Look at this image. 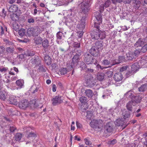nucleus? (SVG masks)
<instances>
[{"instance_id":"obj_39","label":"nucleus","mask_w":147,"mask_h":147,"mask_svg":"<svg viewBox=\"0 0 147 147\" xmlns=\"http://www.w3.org/2000/svg\"><path fill=\"white\" fill-rule=\"evenodd\" d=\"M26 32L25 29L24 28H21L18 31V34L21 36H24Z\"/></svg>"},{"instance_id":"obj_59","label":"nucleus","mask_w":147,"mask_h":147,"mask_svg":"<svg viewBox=\"0 0 147 147\" xmlns=\"http://www.w3.org/2000/svg\"><path fill=\"white\" fill-rule=\"evenodd\" d=\"M113 4H116L117 3H122V0H111Z\"/></svg>"},{"instance_id":"obj_16","label":"nucleus","mask_w":147,"mask_h":147,"mask_svg":"<svg viewBox=\"0 0 147 147\" xmlns=\"http://www.w3.org/2000/svg\"><path fill=\"white\" fill-rule=\"evenodd\" d=\"M144 41L142 39H139L135 44L134 46L135 48L142 47L144 44Z\"/></svg>"},{"instance_id":"obj_55","label":"nucleus","mask_w":147,"mask_h":147,"mask_svg":"<svg viewBox=\"0 0 147 147\" xmlns=\"http://www.w3.org/2000/svg\"><path fill=\"white\" fill-rule=\"evenodd\" d=\"M134 74V71L132 70L127 71L126 74V76L127 77H129L130 75H132Z\"/></svg>"},{"instance_id":"obj_58","label":"nucleus","mask_w":147,"mask_h":147,"mask_svg":"<svg viewBox=\"0 0 147 147\" xmlns=\"http://www.w3.org/2000/svg\"><path fill=\"white\" fill-rule=\"evenodd\" d=\"M141 50H137L135 51L133 53L134 54V55L135 56H138L140 53V51Z\"/></svg>"},{"instance_id":"obj_18","label":"nucleus","mask_w":147,"mask_h":147,"mask_svg":"<svg viewBox=\"0 0 147 147\" xmlns=\"http://www.w3.org/2000/svg\"><path fill=\"white\" fill-rule=\"evenodd\" d=\"M33 31V36H37L41 33V30L38 27L32 28Z\"/></svg>"},{"instance_id":"obj_22","label":"nucleus","mask_w":147,"mask_h":147,"mask_svg":"<svg viewBox=\"0 0 147 147\" xmlns=\"http://www.w3.org/2000/svg\"><path fill=\"white\" fill-rule=\"evenodd\" d=\"M141 3L140 0H133V3L135 9H138L140 6Z\"/></svg>"},{"instance_id":"obj_44","label":"nucleus","mask_w":147,"mask_h":147,"mask_svg":"<svg viewBox=\"0 0 147 147\" xmlns=\"http://www.w3.org/2000/svg\"><path fill=\"white\" fill-rule=\"evenodd\" d=\"M11 16V19L14 22H16L18 19V16L16 14L13 13Z\"/></svg>"},{"instance_id":"obj_63","label":"nucleus","mask_w":147,"mask_h":147,"mask_svg":"<svg viewBox=\"0 0 147 147\" xmlns=\"http://www.w3.org/2000/svg\"><path fill=\"white\" fill-rule=\"evenodd\" d=\"M131 1V0H122V2L125 4H129Z\"/></svg>"},{"instance_id":"obj_53","label":"nucleus","mask_w":147,"mask_h":147,"mask_svg":"<svg viewBox=\"0 0 147 147\" xmlns=\"http://www.w3.org/2000/svg\"><path fill=\"white\" fill-rule=\"evenodd\" d=\"M117 142V140L116 139H113L112 140H109L108 142L107 143L109 145H114Z\"/></svg>"},{"instance_id":"obj_2","label":"nucleus","mask_w":147,"mask_h":147,"mask_svg":"<svg viewBox=\"0 0 147 147\" xmlns=\"http://www.w3.org/2000/svg\"><path fill=\"white\" fill-rule=\"evenodd\" d=\"M91 37L92 39L98 40L99 38L102 39L105 38V32L96 30L91 33Z\"/></svg>"},{"instance_id":"obj_37","label":"nucleus","mask_w":147,"mask_h":147,"mask_svg":"<svg viewBox=\"0 0 147 147\" xmlns=\"http://www.w3.org/2000/svg\"><path fill=\"white\" fill-rule=\"evenodd\" d=\"M87 98L86 97L84 96H82L79 99L80 101L82 103L85 104H86V101Z\"/></svg>"},{"instance_id":"obj_32","label":"nucleus","mask_w":147,"mask_h":147,"mask_svg":"<svg viewBox=\"0 0 147 147\" xmlns=\"http://www.w3.org/2000/svg\"><path fill=\"white\" fill-rule=\"evenodd\" d=\"M12 28L15 31H17L19 29V26L16 22H14L12 23Z\"/></svg>"},{"instance_id":"obj_19","label":"nucleus","mask_w":147,"mask_h":147,"mask_svg":"<svg viewBox=\"0 0 147 147\" xmlns=\"http://www.w3.org/2000/svg\"><path fill=\"white\" fill-rule=\"evenodd\" d=\"M85 22L84 20H81L80 22L77 25V27L81 30H82L84 28L85 25Z\"/></svg>"},{"instance_id":"obj_38","label":"nucleus","mask_w":147,"mask_h":147,"mask_svg":"<svg viewBox=\"0 0 147 147\" xmlns=\"http://www.w3.org/2000/svg\"><path fill=\"white\" fill-rule=\"evenodd\" d=\"M105 74V76L107 78H111L113 76V72L110 71H107Z\"/></svg>"},{"instance_id":"obj_34","label":"nucleus","mask_w":147,"mask_h":147,"mask_svg":"<svg viewBox=\"0 0 147 147\" xmlns=\"http://www.w3.org/2000/svg\"><path fill=\"white\" fill-rule=\"evenodd\" d=\"M7 31V27L4 26L3 27L0 26V31L1 34V35H2L4 34L5 31Z\"/></svg>"},{"instance_id":"obj_56","label":"nucleus","mask_w":147,"mask_h":147,"mask_svg":"<svg viewBox=\"0 0 147 147\" xmlns=\"http://www.w3.org/2000/svg\"><path fill=\"white\" fill-rule=\"evenodd\" d=\"M77 33L79 38H81L83 34V30L79 31L77 32Z\"/></svg>"},{"instance_id":"obj_45","label":"nucleus","mask_w":147,"mask_h":147,"mask_svg":"<svg viewBox=\"0 0 147 147\" xmlns=\"http://www.w3.org/2000/svg\"><path fill=\"white\" fill-rule=\"evenodd\" d=\"M92 80L89 79L87 80L86 83L88 84V85L89 86H93L94 85V83H93L92 82Z\"/></svg>"},{"instance_id":"obj_36","label":"nucleus","mask_w":147,"mask_h":147,"mask_svg":"<svg viewBox=\"0 0 147 147\" xmlns=\"http://www.w3.org/2000/svg\"><path fill=\"white\" fill-rule=\"evenodd\" d=\"M130 114V113L128 111H125V112L123 113L122 115L124 117V120L129 117Z\"/></svg>"},{"instance_id":"obj_12","label":"nucleus","mask_w":147,"mask_h":147,"mask_svg":"<svg viewBox=\"0 0 147 147\" xmlns=\"http://www.w3.org/2000/svg\"><path fill=\"white\" fill-rule=\"evenodd\" d=\"M142 98V96L140 95L133 96L132 98V101L135 104L139 103L140 102Z\"/></svg>"},{"instance_id":"obj_20","label":"nucleus","mask_w":147,"mask_h":147,"mask_svg":"<svg viewBox=\"0 0 147 147\" xmlns=\"http://www.w3.org/2000/svg\"><path fill=\"white\" fill-rule=\"evenodd\" d=\"M18 9V7L16 5H12L8 9L9 12L14 13Z\"/></svg>"},{"instance_id":"obj_4","label":"nucleus","mask_w":147,"mask_h":147,"mask_svg":"<svg viewBox=\"0 0 147 147\" xmlns=\"http://www.w3.org/2000/svg\"><path fill=\"white\" fill-rule=\"evenodd\" d=\"M85 1L81 3V9L84 13H86L90 10V5L88 0H85Z\"/></svg>"},{"instance_id":"obj_10","label":"nucleus","mask_w":147,"mask_h":147,"mask_svg":"<svg viewBox=\"0 0 147 147\" xmlns=\"http://www.w3.org/2000/svg\"><path fill=\"white\" fill-rule=\"evenodd\" d=\"M9 104L16 105L17 104L18 102L16 99V97L13 96L9 95V97L6 100Z\"/></svg>"},{"instance_id":"obj_9","label":"nucleus","mask_w":147,"mask_h":147,"mask_svg":"<svg viewBox=\"0 0 147 147\" xmlns=\"http://www.w3.org/2000/svg\"><path fill=\"white\" fill-rule=\"evenodd\" d=\"M99 50L96 48L95 46H92L90 49V54L94 57L98 56L99 55Z\"/></svg>"},{"instance_id":"obj_21","label":"nucleus","mask_w":147,"mask_h":147,"mask_svg":"<svg viewBox=\"0 0 147 147\" xmlns=\"http://www.w3.org/2000/svg\"><path fill=\"white\" fill-rule=\"evenodd\" d=\"M123 119H117L115 122L116 125L117 126H123L124 123Z\"/></svg>"},{"instance_id":"obj_40","label":"nucleus","mask_w":147,"mask_h":147,"mask_svg":"<svg viewBox=\"0 0 147 147\" xmlns=\"http://www.w3.org/2000/svg\"><path fill=\"white\" fill-rule=\"evenodd\" d=\"M36 134L33 133L32 132H30L29 134H27V137L29 138H34V139L36 137Z\"/></svg>"},{"instance_id":"obj_27","label":"nucleus","mask_w":147,"mask_h":147,"mask_svg":"<svg viewBox=\"0 0 147 147\" xmlns=\"http://www.w3.org/2000/svg\"><path fill=\"white\" fill-rule=\"evenodd\" d=\"M97 13H98L97 15H96L95 17L98 22L100 24L102 22V16L100 13H99L98 12L97 13L96 12V14H97Z\"/></svg>"},{"instance_id":"obj_7","label":"nucleus","mask_w":147,"mask_h":147,"mask_svg":"<svg viewBox=\"0 0 147 147\" xmlns=\"http://www.w3.org/2000/svg\"><path fill=\"white\" fill-rule=\"evenodd\" d=\"M104 128L105 130L104 131L105 132H106V131L107 133H110L113 132L114 126L112 122H109L106 124Z\"/></svg>"},{"instance_id":"obj_13","label":"nucleus","mask_w":147,"mask_h":147,"mask_svg":"<svg viewBox=\"0 0 147 147\" xmlns=\"http://www.w3.org/2000/svg\"><path fill=\"white\" fill-rule=\"evenodd\" d=\"M123 78L122 75L119 73H115L114 75L113 79L115 80L117 82L121 80Z\"/></svg>"},{"instance_id":"obj_1","label":"nucleus","mask_w":147,"mask_h":147,"mask_svg":"<svg viewBox=\"0 0 147 147\" xmlns=\"http://www.w3.org/2000/svg\"><path fill=\"white\" fill-rule=\"evenodd\" d=\"M104 124L103 121L100 119L93 120L90 123V126L96 130L102 129Z\"/></svg>"},{"instance_id":"obj_61","label":"nucleus","mask_w":147,"mask_h":147,"mask_svg":"<svg viewBox=\"0 0 147 147\" xmlns=\"http://www.w3.org/2000/svg\"><path fill=\"white\" fill-rule=\"evenodd\" d=\"M38 61V56H37L36 57H35V59L32 61L33 63H35L36 64L37 63V62Z\"/></svg>"},{"instance_id":"obj_48","label":"nucleus","mask_w":147,"mask_h":147,"mask_svg":"<svg viewBox=\"0 0 147 147\" xmlns=\"http://www.w3.org/2000/svg\"><path fill=\"white\" fill-rule=\"evenodd\" d=\"M5 78H4L3 79V81L6 83H9L10 80L9 79L10 78L9 76H7V74H5Z\"/></svg>"},{"instance_id":"obj_31","label":"nucleus","mask_w":147,"mask_h":147,"mask_svg":"<svg viewBox=\"0 0 147 147\" xmlns=\"http://www.w3.org/2000/svg\"><path fill=\"white\" fill-rule=\"evenodd\" d=\"M138 90L140 92H144L147 90V85L146 84H143L138 88Z\"/></svg>"},{"instance_id":"obj_30","label":"nucleus","mask_w":147,"mask_h":147,"mask_svg":"<svg viewBox=\"0 0 147 147\" xmlns=\"http://www.w3.org/2000/svg\"><path fill=\"white\" fill-rule=\"evenodd\" d=\"M111 3L110 0H107L105 1L104 4H103L102 7L101 9L103 10H104V7L105 8L109 7L111 4Z\"/></svg>"},{"instance_id":"obj_29","label":"nucleus","mask_w":147,"mask_h":147,"mask_svg":"<svg viewBox=\"0 0 147 147\" xmlns=\"http://www.w3.org/2000/svg\"><path fill=\"white\" fill-rule=\"evenodd\" d=\"M86 95L89 98H91L93 95V91L90 89H87L85 91Z\"/></svg>"},{"instance_id":"obj_14","label":"nucleus","mask_w":147,"mask_h":147,"mask_svg":"<svg viewBox=\"0 0 147 147\" xmlns=\"http://www.w3.org/2000/svg\"><path fill=\"white\" fill-rule=\"evenodd\" d=\"M15 50L14 47L13 46L7 47L6 48V52L7 54H13Z\"/></svg>"},{"instance_id":"obj_23","label":"nucleus","mask_w":147,"mask_h":147,"mask_svg":"<svg viewBox=\"0 0 147 147\" xmlns=\"http://www.w3.org/2000/svg\"><path fill=\"white\" fill-rule=\"evenodd\" d=\"M126 58L129 60H131L134 58L135 56L133 52L131 51L128 52L126 54Z\"/></svg>"},{"instance_id":"obj_60","label":"nucleus","mask_w":147,"mask_h":147,"mask_svg":"<svg viewBox=\"0 0 147 147\" xmlns=\"http://www.w3.org/2000/svg\"><path fill=\"white\" fill-rule=\"evenodd\" d=\"M84 141L85 142V143L86 145H91V142L88 140L87 138L85 139Z\"/></svg>"},{"instance_id":"obj_64","label":"nucleus","mask_w":147,"mask_h":147,"mask_svg":"<svg viewBox=\"0 0 147 147\" xmlns=\"http://www.w3.org/2000/svg\"><path fill=\"white\" fill-rule=\"evenodd\" d=\"M28 22L29 23H33L34 22V20L33 18H30L28 19Z\"/></svg>"},{"instance_id":"obj_52","label":"nucleus","mask_w":147,"mask_h":147,"mask_svg":"<svg viewBox=\"0 0 147 147\" xmlns=\"http://www.w3.org/2000/svg\"><path fill=\"white\" fill-rule=\"evenodd\" d=\"M102 64L104 65H108L110 64V62L108 60H104L102 61Z\"/></svg>"},{"instance_id":"obj_15","label":"nucleus","mask_w":147,"mask_h":147,"mask_svg":"<svg viewBox=\"0 0 147 147\" xmlns=\"http://www.w3.org/2000/svg\"><path fill=\"white\" fill-rule=\"evenodd\" d=\"M135 104L131 100L129 101L127 104L126 107L127 109L130 111H132L133 106H134Z\"/></svg>"},{"instance_id":"obj_42","label":"nucleus","mask_w":147,"mask_h":147,"mask_svg":"<svg viewBox=\"0 0 147 147\" xmlns=\"http://www.w3.org/2000/svg\"><path fill=\"white\" fill-rule=\"evenodd\" d=\"M59 71L61 75H64L67 73V69L65 68H61L59 70Z\"/></svg>"},{"instance_id":"obj_5","label":"nucleus","mask_w":147,"mask_h":147,"mask_svg":"<svg viewBox=\"0 0 147 147\" xmlns=\"http://www.w3.org/2000/svg\"><path fill=\"white\" fill-rule=\"evenodd\" d=\"M95 59L91 55L87 53H85L84 57V60L87 64H89L93 63Z\"/></svg>"},{"instance_id":"obj_33","label":"nucleus","mask_w":147,"mask_h":147,"mask_svg":"<svg viewBox=\"0 0 147 147\" xmlns=\"http://www.w3.org/2000/svg\"><path fill=\"white\" fill-rule=\"evenodd\" d=\"M42 41V39L40 37H37L35 38L34 42L37 45H40Z\"/></svg>"},{"instance_id":"obj_57","label":"nucleus","mask_w":147,"mask_h":147,"mask_svg":"<svg viewBox=\"0 0 147 147\" xmlns=\"http://www.w3.org/2000/svg\"><path fill=\"white\" fill-rule=\"evenodd\" d=\"M16 83L18 86L20 87H22L23 86L22 81L20 80H17L16 82Z\"/></svg>"},{"instance_id":"obj_46","label":"nucleus","mask_w":147,"mask_h":147,"mask_svg":"<svg viewBox=\"0 0 147 147\" xmlns=\"http://www.w3.org/2000/svg\"><path fill=\"white\" fill-rule=\"evenodd\" d=\"M141 51L144 53L147 51V44L145 43L144 45L141 48Z\"/></svg>"},{"instance_id":"obj_8","label":"nucleus","mask_w":147,"mask_h":147,"mask_svg":"<svg viewBox=\"0 0 147 147\" xmlns=\"http://www.w3.org/2000/svg\"><path fill=\"white\" fill-rule=\"evenodd\" d=\"M9 96L5 90H0V99L1 100L4 101L6 100Z\"/></svg>"},{"instance_id":"obj_17","label":"nucleus","mask_w":147,"mask_h":147,"mask_svg":"<svg viewBox=\"0 0 147 147\" xmlns=\"http://www.w3.org/2000/svg\"><path fill=\"white\" fill-rule=\"evenodd\" d=\"M139 68V63L138 62L135 63L131 65V70L134 71L135 73L138 70Z\"/></svg>"},{"instance_id":"obj_54","label":"nucleus","mask_w":147,"mask_h":147,"mask_svg":"<svg viewBox=\"0 0 147 147\" xmlns=\"http://www.w3.org/2000/svg\"><path fill=\"white\" fill-rule=\"evenodd\" d=\"M73 46L75 48H79L80 46V42H75L73 43Z\"/></svg>"},{"instance_id":"obj_41","label":"nucleus","mask_w":147,"mask_h":147,"mask_svg":"<svg viewBox=\"0 0 147 147\" xmlns=\"http://www.w3.org/2000/svg\"><path fill=\"white\" fill-rule=\"evenodd\" d=\"M32 28H28L27 30V33L29 36H33V31Z\"/></svg>"},{"instance_id":"obj_6","label":"nucleus","mask_w":147,"mask_h":147,"mask_svg":"<svg viewBox=\"0 0 147 147\" xmlns=\"http://www.w3.org/2000/svg\"><path fill=\"white\" fill-rule=\"evenodd\" d=\"M30 105V103L26 100H22L19 103L18 106L22 109L25 110Z\"/></svg>"},{"instance_id":"obj_25","label":"nucleus","mask_w":147,"mask_h":147,"mask_svg":"<svg viewBox=\"0 0 147 147\" xmlns=\"http://www.w3.org/2000/svg\"><path fill=\"white\" fill-rule=\"evenodd\" d=\"M96 46L95 47L96 48L99 50H102L103 49V45L102 42L99 41H97L95 43Z\"/></svg>"},{"instance_id":"obj_3","label":"nucleus","mask_w":147,"mask_h":147,"mask_svg":"<svg viewBox=\"0 0 147 147\" xmlns=\"http://www.w3.org/2000/svg\"><path fill=\"white\" fill-rule=\"evenodd\" d=\"M76 54L74 55L72 59L71 65L72 67L73 66L77 65L80 60V57L82 53L81 50L78 49L76 51Z\"/></svg>"},{"instance_id":"obj_50","label":"nucleus","mask_w":147,"mask_h":147,"mask_svg":"<svg viewBox=\"0 0 147 147\" xmlns=\"http://www.w3.org/2000/svg\"><path fill=\"white\" fill-rule=\"evenodd\" d=\"M35 54L34 52L30 51H27L26 55L27 56H33Z\"/></svg>"},{"instance_id":"obj_49","label":"nucleus","mask_w":147,"mask_h":147,"mask_svg":"<svg viewBox=\"0 0 147 147\" xmlns=\"http://www.w3.org/2000/svg\"><path fill=\"white\" fill-rule=\"evenodd\" d=\"M24 129L25 131V132L26 133H28V132L31 131L32 130H33L34 128L33 127H26L24 128Z\"/></svg>"},{"instance_id":"obj_43","label":"nucleus","mask_w":147,"mask_h":147,"mask_svg":"<svg viewBox=\"0 0 147 147\" xmlns=\"http://www.w3.org/2000/svg\"><path fill=\"white\" fill-rule=\"evenodd\" d=\"M126 96H128V97L131 98V100H132V98L133 96H134L133 95H134L133 93L131 91H129L127 92V93H125V94Z\"/></svg>"},{"instance_id":"obj_47","label":"nucleus","mask_w":147,"mask_h":147,"mask_svg":"<svg viewBox=\"0 0 147 147\" xmlns=\"http://www.w3.org/2000/svg\"><path fill=\"white\" fill-rule=\"evenodd\" d=\"M128 67L129 66L128 65L123 66L120 68L119 69L120 71L123 72L125 71Z\"/></svg>"},{"instance_id":"obj_51","label":"nucleus","mask_w":147,"mask_h":147,"mask_svg":"<svg viewBox=\"0 0 147 147\" xmlns=\"http://www.w3.org/2000/svg\"><path fill=\"white\" fill-rule=\"evenodd\" d=\"M63 34L62 32L60 31L58 32L57 34V39H61L62 38Z\"/></svg>"},{"instance_id":"obj_62","label":"nucleus","mask_w":147,"mask_h":147,"mask_svg":"<svg viewBox=\"0 0 147 147\" xmlns=\"http://www.w3.org/2000/svg\"><path fill=\"white\" fill-rule=\"evenodd\" d=\"M4 50L5 48L1 46L0 47V55L4 53Z\"/></svg>"},{"instance_id":"obj_24","label":"nucleus","mask_w":147,"mask_h":147,"mask_svg":"<svg viewBox=\"0 0 147 147\" xmlns=\"http://www.w3.org/2000/svg\"><path fill=\"white\" fill-rule=\"evenodd\" d=\"M44 58L45 63L47 65H49L51 64V59L48 55H45Z\"/></svg>"},{"instance_id":"obj_26","label":"nucleus","mask_w":147,"mask_h":147,"mask_svg":"<svg viewBox=\"0 0 147 147\" xmlns=\"http://www.w3.org/2000/svg\"><path fill=\"white\" fill-rule=\"evenodd\" d=\"M105 74L103 73H98L97 75L96 78L97 80L99 81H102L104 78Z\"/></svg>"},{"instance_id":"obj_28","label":"nucleus","mask_w":147,"mask_h":147,"mask_svg":"<svg viewBox=\"0 0 147 147\" xmlns=\"http://www.w3.org/2000/svg\"><path fill=\"white\" fill-rule=\"evenodd\" d=\"M42 43L43 47L45 49H47L49 46V42L47 39L42 40Z\"/></svg>"},{"instance_id":"obj_11","label":"nucleus","mask_w":147,"mask_h":147,"mask_svg":"<svg viewBox=\"0 0 147 147\" xmlns=\"http://www.w3.org/2000/svg\"><path fill=\"white\" fill-rule=\"evenodd\" d=\"M60 96H56L52 100V104L53 105H56L57 104L61 103L63 101V99Z\"/></svg>"},{"instance_id":"obj_35","label":"nucleus","mask_w":147,"mask_h":147,"mask_svg":"<svg viewBox=\"0 0 147 147\" xmlns=\"http://www.w3.org/2000/svg\"><path fill=\"white\" fill-rule=\"evenodd\" d=\"M22 137V134L20 133H16L15 136V139L16 141H20Z\"/></svg>"}]
</instances>
